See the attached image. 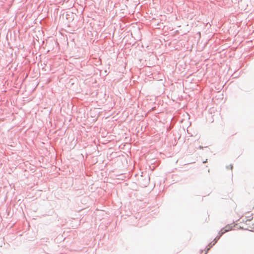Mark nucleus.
Here are the masks:
<instances>
[{
    "label": "nucleus",
    "instance_id": "1",
    "mask_svg": "<svg viewBox=\"0 0 254 254\" xmlns=\"http://www.w3.org/2000/svg\"><path fill=\"white\" fill-rule=\"evenodd\" d=\"M248 214L249 215L247 216L248 218L246 220L244 219H243V223L240 227L244 229L253 231V229H254L253 214L251 213H248Z\"/></svg>",
    "mask_w": 254,
    "mask_h": 254
},
{
    "label": "nucleus",
    "instance_id": "2",
    "mask_svg": "<svg viewBox=\"0 0 254 254\" xmlns=\"http://www.w3.org/2000/svg\"><path fill=\"white\" fill-rule=\"evenodd\" d=\"M232 229V227L231 225H228L226 226L224 228H223V229H222L221 230V231L220 232V236H222L225 233L231 230Z\"/></svg>",
    "mask_w": 254,
    "mask_h": 254
},
{
    "label": "nucleus",
    "instance_id": "3",
    "mask_svg": "<svg viewBox=\"0 0 254 254\" xmlns=\"http://www.w3.org/2000/svg\"><path fill=\"white\" fill-rule=\"evenodd\" d=\"M248 218V217H247V216H246V218H243V217H241V219H242V220H243V219H245V220H247ZM241 223L242 224V223H243V222H241Z\"/></svg>",
    "mask_w": 254,
    "mask_h": 254
}]
</instances>
